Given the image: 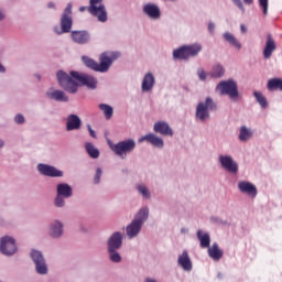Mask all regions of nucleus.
<instances>
[{
    "mask_svg": "<svg viewBox=\"0 0 282 282\" xmlns=\"http://www.w3.org/2000/svg\"><path fill=\"white\" fill-rule=\"evenodd\" d=\"M72 8H73L72 2H68L61 15L59 26L55 25L53 28V32L57 36H63V34H70V39L73 43H76V45H87L91 42V33H89V31L87 30L72 31V28L74 26Z\"/></svg>",
    "mask_w": 282,
    "mask_h": 282,
    "instance_id": "nucleus-1",
    "label": "nucleus"
},
{
    "mask_svg": "<svg viewBox=\"0 0 282 282\" xmlns=\"http://www.w3.org/2000/svg\"><path fill=\"white\" fill-rule=\"evenodd\" d=\"M56 76L59 87L68 91V94H76V91H78V85H85L88 89H96V87H98V79L85 73L72 70L70 75H68L59 70Z\"/></svg>",
    "mask_w": 282,
    "mask_h": 282,
    "instance_id": "nucleus-2",
    "label": "nucleus"
},
{
    "mask_svg": "<svg viewBox=\"0 0 282 282\" xmlns=\"http://www.w3.org/2000/svg\"><path fill=\"white\" fill-rule=\"evenodd\" d=\"M120 58V52L107 51L100 54L99 63L89 56H82V61L84 65L88 67V69H93V72H99L100 74H107L111 65H113L115 61Z\"/></svg>",
    "mask_w": 282,
    "mask_h": 282,
    "instance_id": "nucleus-3",
    "label": "nucleus"
},
{
    "mask_svg": "<svg viewBox=\"0 0 282 282\" xmlns=\"http://www.w3.org/2000/svg\"><path fill=\"white\" fill-rule=\"evenodd\" d=\"M150 209L149 206H143L134 214L133 219L126 227V235L128 239H135L142 232V228L149 221Z\"/></svg>",
    "mask_w": 282,
    "mask_h": 282,
    "instance_id": "nucleus-4",
    "label": "nucleus"
},
{
    "mask_svg": "<svg viewBox=\"0 0 282 282\" xmlns=\"http://www.w3.org/2000/svg\"><path fill=\"white\" fill-rule=\"evenodd\" d=\"M217 111V102L213 97H206L204 101H199L195 109V120L202 124L210 120V112Z\"/></svg>",
    "mask_w": 282,
    "mask_h": 282,
    "instance_id": "nucleus-5",
    "label": "nucleus"
},
{
    "mask_svg": "<svg viewBox=\"0 0 282 282\" xmlns=\"http://www.w3.org/2000/svg\"><path fill=\"white\" fill-rule=\"evenodd\" d=\"M29 257L37 276H47V274H50V264H47V259L45 258L43 251L39 249H31Z\"/></svg>",
    "mask_w": 282,
    "mask_h": 282,
    "instance_id": "nucleus-6",
    "label": "nucleus"
},
{
    "mask_svg": "<svg viewBox=\"0 0 282 282\" xmlns=\"http://www.w3.org/2000/svg\"><path fill=\"white\" fill-rule=\"evenodd\" d=\"M202 50H204V46L200 43L185 44L174 50L172 56L174 61H188V58L199 56Z\"/></svg>",
    "mask_w": 282,
    "mask_h": 282,
    "instance_id": "nucleus-7",
    "label": "nucleus"
},
{
    "mask_svg": "<svg viewBox=\"0 0 282 282\" xmlns=\"http://www.w3.org/2000/svg\"><path fill=\"white\" fill-rule=\"evenodd\" d=\"M85 10H87L91 17H96L99 23H107V7H105L102 0H89L88 7H79V12H85Z\"/></svg>",
    "mask_w": 282,
    "mask_h": 282,
    "instance_id": "nucleus-8",
    "label": "nucleus"
},
{
    "mask_svg": "<svg viewBox=\"0 0 282 282\" xmlns=\"http://www.w3.org/2000/svg\"><path fill=\"white\" fill-rule=\"evenodd\" d=\"M216 90L219 91L220 96H228L234 102L239 100V85L232 78L218 83Z\"/></svg>",
    "mask_w": 282,
    "mask_h": 282,
    "instance_id": "nucleus-9",
    "label": "nucleus"
},
{
    "mask_svg": "<svg viewBox=\"0 0 282 282\" xmlns=\"http://www.w3.org/2000/svg\"><path fill=\"white\" fill-rule=\"evenodd\" d=\"M135 139L130 138L110 145V149L118 155V158H120V160H127V155H129V153H133V151H135Z\"/></svg>",
    "mask_w": 282,
    "mask_h": 282,
    "instance_id": "nucleus-10",
    "label": "nucleus"
},
{
    "mask_svg": "<svg viewBox=\"0 0 282 282\" xmlns=\"http://www.w3.org/2000/svg\"><path fill=\"white\" fill-rule=\"evenodd\" d=\"M0 252L4 257H14L19 252V246H17V239L12 236H3L0 238Z\"/></svg>",
    "mask_w": 282,
    "mask_h": 282,
    "instance_id": "nucleus-11",
    "label": "nucleus"
},
{
    "mask_svg": "<svg viewBox=\"0 0 282 282\" xmlns=\"http://www.w3.org/2000/svg\"><path fill=\"white\" fill-rule=\"evenodd\" d=\"M47 236L50 239L58 240L65 236V224L63 220L53 219L47 226Z\"/></svg>",
    "mask_w": 282,
    "mask_h": 282,
    "instance_id": "nucleus-12",
    "label": "nucleus"
},
{
    "mask_svg": "<svg viewBox=\"0 0 282 282\" xmlns=\"http://www.w3.org/2000/svg\"><path fill=\"white\" fill-rule=\"evenodd\" d=\"M218 162L225 171L228 173H232V175H237L239 173V163L235 161L232 155L230 154H220L218 156Z\"/></svg>",
    "mask_w": 282,
    "mask_h": 282,
    "instance_id": "nucleus-13",
    "label": "nucleus"
},
{
    "mask_svg": "<svg viewBox=\"0 0 282 282\" xmlns=\"http://www.w3.org/2000/svg\"><path fill=\"white\" fill-rule=\"evenodd\" d=\"M142 12L151 21H160L162 19V9L155 2H148L142 6Z\"/></svg>",
    "mask_w": 282,
    "mask_h": 282,
    "instance_id": "nucleus-14",
    "label": "nucleus"
},
{
    "mask_svg": "<svg viewBox=\"0 0 282 282\" xmlns=\"http://www.w3.org/2000/svg\"><path fill=\"white\" fill-rule=\"evenodd\" d=\"M36 169L40 175H44V177H63L65 175L62 170L45 163L37 164Z\"/></svg>",
    "mask_w": 282,
    "mask_h": 282,
    "instance_id": "nucleus-15",
    "label": "nucleus"
},
{
    "mask_svg": "<svg viewBox=\"0 0 282 282\" xmlns=\"http://www.w3.org/2000/svg\"><path fill=\"white\" fill-rule=\"evenodd\" d=\"M123 242L124 234H122L121 231H115L108 237L106 241L107 250H120Z\"/></svg>",
    "mask_w": 282,
    "mask_h": 282,
    "instance_id": "nucleus-16",
    "label": "nucleus"
},
{
    "mask_svg": "<svg viewBox=\"0 0 282 282\" xmlns=\"http://www.w3.org/2000/svg\"><path fill=\"white\" fill-rule=\"evenodd\" d=\"M138 142L140 144H142V142H148V144H151L155 149H161V150L164 149V139H162V137L153 132H149L143 137L139 138Z\"/></svg>",
    "mask_w": 282,
    "mask_h": 282,
    "instance_id": "nucleus-17",
    "label": "nucleus"
},
{
    "mask_svg": "<svg viewBox=\"0 0 282 282\" xmlns=\"http://www.w3.org/2000/svg\"><path fill=\"white\" fill-rule=\"evenodd\" d=\"M155 87V75L149 70L147 72L141 80V91L142 94H151Z\"/></svg>",
    "mask_w": 282,
    "mask_h": 282,
    "instance_id": "nucleus-18",
    "label": "nucleus"
},
{
    "mask_svg": "<svg viewBox=\"0 0 282 282\" xmlns=\"http://www.w3.org/2000/svg\"><path fill=\"white\" fill-rule=\"evenodd\" d=\"M238 189L251 199H254L258 195L257 186L248 181L238 182Z\"/></svg>",
    "mask_w": 282,
    "mask_h": 282,
    "instance_id": "nucleus-19",
    "label": "nucleus"
},
{
    "mask_svg": "<svg viewBox=\"0 0 282 282\" xmlns=\"http://www.w3.org/2000/svg\"><path fill=\"white\" fill-rule=\"evenodd\" d=\"M154 133H159L160 135L173 138V128L166 121H156L153 124Z\"/></svg>",
    "mask_w": 282,
    "mask_h": 282,
    "instance_id": "nucleus-20",
    "label": "nucleus"
},
{
    "mask_svg": "<svg viewBox=\"0 0 282 282\" xmlns=\"http://www.w3.org/2000/svg\"><path fill=\"white\" fill-rule=\"evenodd\" d=\"M276 52V42L274 41V37H272V34L267 35V42L264 45V48L262 51V56L268 61L269 58H272V54Z\"/></svg>",
    "mask_w": 282,
    "mask_h": 282,
    "instance_id": "nucleus-21",
    "label": "nucleus"
},
{
    "mask_svg": "<svg viewBox=\"0 0 282 282\" xmlns=\"http://www.w3.org/2000/svg\"><path fill=\"white\" fill-rule=\"evenodd\" d=\"M83 120L78 115H68L66 118V131H80Z\"/></svg>",
    "mask_w": 282,
    "mask_h": 282,
    "instance_id": "nucleus-22",
    "label": "nucleus"
},
{
    "mask_svg": "<svg viewBox=\"0 0 282 282\" xmlns=\"http://www.w3.org/2000/svg\"><path fill=\"white\" fill-rule=\"evenodd\" d=\"M46 97L50 100H55V102H69V97L65 91L51 88L46 91Z\"/></svg>",
    "mask_w": 282,
    "mask_h": 282,
    "instance_id": "nucleus-23",
    "label": "nucleus"
},
{
    "mask_svg": "<svg viewBox=\"0 0 282 282\" xmlns=\"http://www.w3.org/2000/svg\"><path fill=\"white\" fill-rule=\"evenodd\" d=\"M177 264L182 270H184V272L193 271V260H191L188 251H183L182 254L178 256Z\"/></svg>",
    "mask_w": 282,
    "mask_h": 282,
    "instance_id": "nucleus-24",
    "label": "nucleus"
},
{
    "mask_svg": "<svg viewBox=\"0 0 282 282\" xmlns=\"http://www.w3.org/2000/svg\"><path fill=\"white\" fill-rule=\"evenodd\" d=\"M56 195H61L69 199L74 196V188L68 183H58L56 185Z\"/></svg>",
    "mask_w": 282,
    "mask_h": 282,
    "instance_id": "nucleus-25",
    "label": "nucleus"
},
{
    "mask_svg": "<svg viewBox=\"0 0 282 282\" xmlns=\"http://www.w3.org/2000/svg\"><path fill=\"white\" fill-rule=\"evenodd\" d=\"M208 257L213 259V261H221L224 258V250L219 248L217 242H214L212 247H208Z\"/></svg>",
    "mask_w": 282,
    "mask_h": 282,
    "instance_id": "nucleus-26",
    "label": "nucleus"
},
{
    "mask_svg": "<svg viewBox=\"0 0 282 282\" xmlns=\"http://www.w3.org/2000/svg\"><path fill=\"white\" fill-rule=\"evenodd\" d=\"M135 191H137L138 195H140V197H142V199L149 200L152 197L151 189L144 182L137 183Z\"/></svg>",
    "mask_w": 282,
    "mask_h": 282,
    "instance_id": "nucleus-27",
    "label": "nucleus"
},
{
    "mask_svg": "<svg viewBox=\"0 0 282 282\" xmlns=\"http://www.w3.org/2000/svg\"><path fill=\"white\" fill-rule=\"evenodd\" d=\"M196 237L200 243V248H210V234L198 229L196 232Z\"/></svg>",
    "mask_w": 282,
    "mask_h": 282,
    "instance_id": "nucleus-28",
    "label": "nucleus"
},
{
    "mask_svg": "<svg viewBox=\"0 0 282 282\" xmlns=\"http://www.w3.org/2000/svg\"><path fill=\"white\" fill-rule=\"evenodd\" d=\"M223 39L226 41V43L231 45V47H236V50H241V42L237 40V37H235V34L230 32H225L223 34Z\"/></svg>",
    "mask_w": 282,
    "mask_h": 282,
    "instance_id": "nucleus-29",
    "label": "nucleus"
},
{
    "mask_svg": "<svg viewBox=\"0 0 282 282\" xmlns=\"http://www.w3.org/2000/svg\"><path fill=\"white\" fill-rule=\"evenodd\" d=\"M85 151L91 158V160H98L100 158V150L94 145L91 142H86L85 145Z\"/></svg>",
    "mask_w": 282,
    "mask_h": 282,
    "instance_id": "nucleus-30",
    "label": "nucleus"
},
{
    "mask_svg": "<svg viewBox=\"0 0 282 282\" xmlns=\"http://www.w3.org/2000/svg\"><path fill=\"white\" fill-rule=\"evenodd\" d=\"M267 89L269 91H276V89L282 91V78L275 77L269 79L267 83Z\"/></svg>",
    "mask_w": 282,
    "mask_h": 282,
    "instance_id": "nucleus-31",
    "label": "nucleus"
},
{
    "mask_svg": "<svg viewBox=\"0 0 282 282\" xmlns=\"http://www.w3.org/2000/svg\"><path fill=\"white\" fill-rule=\"evenodd\" d=\"M120 249H107V254L111 263H122V254L118 251Z\"/></svg>",
    "mask_w": 282,
    "mask_h": 282,
    "instance_id": "nucleus-32",
    "label": "nucleus"
},
{
    "mask_svg": "<svg viewBox=\"0 0 282 282\" xmlns=\"http://www.w3.org/2000/svg\"><path fill=\"white\" fill-rule=\"evenodd\" d=\"M224 74H226V69L221 64H215L209 72L212 78H223Z\"/></svg>",
    "mask_w": 282,
    "mask_h": 282,
    "instance_id": "nucleus-33",
    "label": "nucleus"
},
{
    "mask_svg": "<svg viewBox=\"0 0 282 282\" xmlns=\"http://www.w3.org/2000/svg\"><path fill=\"white\" fill-rule=\"evenodd\" d=\"M250 138H252V130H250L246 126H241L240 127V132H239V135H238L239 141L240 142H248V140H250Z\"/></svg>",
    "mask_w": 282,
    "mask_h": 282,
    "instance_id": "nucleus-34",
    "label": "nucleus"
},
{
    "mask_svg": "<svg viewBox=\"0 0 282 282\" xmlns=\"http://www.w3.org/2000/svg\"><path fill=\"white\" fill-rule=\"evenodd\" d=\"M98 108L102 111L106 120H111L113 118V107L107 104H99Z\"/></svg>",
    "mask_w": 282,
    "mask_h": 282,
    "instance_id": "nucleus-35",
    "label": "nucleus"
},
{
    "mask_svg": "<svg viewBox=\"0 0 282 282\" xmlns=\"http://www.w3.org/2000/svg\"><path fill=\"white\" fill-rule=\"evenodd\" d=\"M253 96L262 109H268V99L263 96V93L256 90Z\"/></svg>",
    "mask_w": 282,
    "mask_h": 282,
    "instance_id": "nucleus-36",
    "label": "nucleus"
},
{
    "mask_svg": "<svg viewBox=\"0 0 282 282\" xmlns=\"http://www.w3.org/2000/svg\"><path fill=\"white\" fill-rule=\"evenodd\" d=\"M66 196H61L59 194H56L53 199V206L55 208H65L67 206Z\"/></svg>",
    "mask_w": 282,
    "mask_h": 282,
    "instance_id": "nucleus-37",
    "label": "nucleus"
},
{
    "mask_svg": "<svg viewBox=\"0 0 282 282\" xmlns=\"http://www.w3.org/2000/svg\"><path fill=\"white\" fill-rule=\"evenodd\" d=\"M196 74L202 83H206V80L208 79V73L203 67L197 68Z\"/></svg>",
    "mask_w": 282,
    "mask_h": 282,
    "instance_id": "nucleus-38",
    "label": "nucleus"
},
{
    "mask_svg": "<svg viewBox=\"0 0 282 282\" xmlns=\"http://www.w3.org/2000/svg\"><path fill=\"white\" fill-rule=\"evenodd\" d=\"M259 7L262 10L263 17H268V8H269L268 0H259Z\"/></svg>",
    "mask_w": 282,
    "mask_h": 282,
    "instance_id": "nucleus-39",
    "label": "nucleus"
},
{
    "mask_svg": "<svg viewBox=\"0 0 282 282\" xmlns=\"http://www.w3.org/2000/svg\"><path fill=\"white\" fill-rule=\"evenodd\" d=\"M210 223L212 224H217L218 226H227L228 221L221 219L220 217L217 216H212L210 217Z\"/></svg>",
    "mask_w": 282,
    "mask_h": 282,
    "instance_id": "nucleus-40",
    "label": "nucleus"
},
{
    "mask_svg": "<svg viewBox=\"0 0 282 282\" xmlns=\"http://www.w3.org/2000/svg\"><path fill=\"white\" fill-rule=\"evenodd\" d=\"M101 177H102V169L97 167L96 173L94 175V184H99Z\"/></svg>",
    "mask_w": 282,
    "mask_h": 282,
    "instance_id": "nucleus-41",
    "label": "nucleus"
},
{
    "mask_svg": "<svg viewBox=\"0 0 282 282\" xmlns=\"http://www.w3.org/2000/svg\"><path fill=\"white\" fill-rule=\"evenodd\" d=\"M14 122H15V124H24L25 123V117L21 113H18L14 117Z\"/></svg>",
    "mask_w": 282,
    "mask_h": 282,
    "instance_id": "nucleus-42",
    "label": "nucleus"
},
{
    "mask_svg": "<svg viewBox=\"0 0 282 282\" xmlns=\"http://www.w3.org/2000/svg\"><path fill=\"white\" fill-rule=\"evenodd\" d=\"M232 3H235V6H237V8H239V10H241V12H246V8L243 7V2H241V0H231Z\"/></svg>",
    "mask_w": 282,
    "mask_h": 282,
    "instance_id": "nucleus-43",
    "label": "nucleus"
},
{
    "mask_svg": "<svg viewBox=\"0 0 282 282\" xmlns=\"http://www.w3.org/2000/svg\"><path fill=\"white\" fill-rule=\"evenodd\" d=\"M86 127H87L90 138L97 139L98 135L96 134V131L91 128V124L88 123Z\"/></svg>",
    "mask_w": 282,
    "mask_h": 282,
    "instance_id": "nucleus-44",
    "label": "nucleus"
},
{
    "mask_svg": "<svg viewBox=\"0 0 282 282\" xmlns=\"http://www.w3.org/2000/svg\"><path fill=\"white\" fill-rule=\"evenodd\" d=\"M215 28H216L215 22L208 23L207 30H208L209 34H215Z\"/></svg>",
    "mask_w": 282,
    "mask_h": 282,
    "instance_id": "nucleus-45",
    "label": "nucleus"
},
{
    "mask_svg": "<svg viewBox=\"0 0 282 282\" xmlns=\"http://www.w3.org/2000/svg\"><path fill=\"white\" fill-rule=\"evenodd\" d=\"M47 8L50 9V10H56V3H54V2H48L47 3Z\"/></svg>",
    "mask_w": 282,
    "mask_h": 282,
    "instance_id": "nucleus-46",
    "label": "nucleus"
},
{
    "mask_svg": "<svg viewBox=\"0 0 282 282\" xmlns=\"http://www.w3.org/2000/svg\"><path fill=\"white\" fill-rule=\"evenodd\" d=\"M143 282H158V280L155 278L148 276Z\"/></svg>",
    "mask_w": 282,
    "mask_h": 282,
    "instance_id": "nucleus-47",
    "label": "nucleus"
},
{
    "mask_svg": "<svg viewBox=\"0 0 282 282\" xmlns=\"http://www.w3.org/2000/svg\"><path fill=\"white\" fill-rule=\"evenodd\" d=\"M7 68L3 66V64L0 62V74H6Z\"/></svg>",
    "mask_w": 282,
    "mask_h": 282,
    "instance_id": "nucleus-48",
    "label": "nucleus"
},
{
    "mask_svg": "<svg viewBox=\"0 0 282 282\" xmlns=\"http://www.w3.org/2000/svg\"><path fill=\"white\" fill-rule=\"evenodd\" d=\"M6 148V140H3L1 137H0V149H4Z\"/></svg>",
    "mask_w": 282,
    "mask_h": 282,
    "instance_id": "nucleus-49",
    "label": "nucleus"
},
{
    "mask_svg": "<svg viewBox=\"0 0 282 282\" xmlns=\"http://www.w3.org/2000/svg\"><path fill=\"white\" fill-rule=\"evenodd\" d=\"M3 19H6V14H4L3 11L0 9V21H3Z\"/></svg>",
    "mask_w": 282,
    "mask_h": 282,
    "instance_id": "nucleus-50",
    "label": "nucleus"
},
{
    "mask_svg": "<svg viewBox=\"0 0 282 282\" xmlns=\"http://www.w3.org/2000/svg\"><path fill=\"white\" fill-rule=\"evenodd\" d=\"M181 232H182V235H186V234L188 232V228H184V227H183V228L181 229Z\"/></svg>",
    "mask_w": 282,
    "mask_h": 282,
    "instance_id": "nucleus-51",
    "label": "nucleus"
},
{
    "mask_svg": "<svg viewBox=\"0 0 282 282\" xmlns=\"http://www.w3.org/2000/svg\"><path fill=\"white\" fill-rule=\"evenodd\" d=\"M241 32H248V29H246V25L241 24L240 26Z\"/></svg>",
    "mask_w": 282,
    "mask_h": 282,
    "instance_id": "nucleus-52",
    "label": "nucleus"
},
{
    "mask_svg": "<svg viewBox=\"0 0 282 282\" xmlns=\"http://www.w3.org/2000/svg\"><path fill=\"white\" fill-rule=\"evenodd\" d=\"M245 3H247L248 6L252 4V0H243Z\"/></svg>",
    "mask_w": 282,
    "mask_h": 282,
    "instance_id": "nucleus-53",
    "label": "nucleus"
},
{
    "mask_svg": "<svg viewBox=\"0 0 282 282\" xmlns=\"http://www.w3.org/2000/svg\"><path fill=\"white\" fill-rule=\"evenodd\" d=\"M35 77L37 78V80H41V75H35Z\"/></svg>",
    "mask_w": 282,
    "mask_h": 282,
    "instance_id": "nucleus-54",
    "label": "nucleus"
}]
</instances>
